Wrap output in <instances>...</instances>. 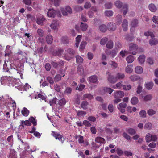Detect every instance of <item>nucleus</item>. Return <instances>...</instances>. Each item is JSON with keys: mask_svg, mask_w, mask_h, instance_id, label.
I'll return each mask as SVG.
<instances>
[{"mask_svg": "<svg viewBox=\"0 0 158 158\" xmlns=\"http://www.w3.org/2000/svg\"><path fill=\"white\" fill-rule=\"evenodd\" d=\"M152 98V95L149 94L145 95L143 97V99L144 101L147 102L151 100Z\"/></svg>", "mask_w": 158, "mask_h": 158, "instance_id": "41", "label": "nucleus"}, {"mask_svg": "<svg viewBox=\"0 0 158 158\" xmlns=\"http://www.w3.org/2000/svg\"><path fill=\"white\" fill-rule=\"evenodd\" d=\"M52 135L56 139H58L59 141H61L62 143H63L64 139L60 135L57 134L54 132H52Z\"/></svg>", "mask_w": 158, "mask_h": 158, "instance_id": "8", "label": "nucleus"}, {"mask_svg": "<svg viewBox=\"0 0 158 158\" xmlns=\"http://www.w3.org/2000/svg\"><path fill=\"white\" fill-rule=\"evenodd\" d=\"M108 80L110 82L114 83L117 81L116 77H115L111 75L109 73H108Z\"/></svg>", "mask_w": 158, "mask_h": 158, "instance_id": "11", "label": "nucleus"}, {"mask_svg": "<svg viewBox=\"0 0 158 158\" xmlns=\"http://www.w3.org/2000/svg\"><path fill=\"white\" fill-rule=\"evenodd\" d=\"M133 66L132 65H129L127 66L126 68V72L128 73H130L133 71Z\"/></svg>", "mask_w": 158, "mask_h": 158, "instance_id": "27", "label": "nucleus"}, {"mask_svg": "<svg viewBox=\"0 0 158 158\" xmlns=\"http://www.w3.org/2000/svg\"><path fill=\"white\" fill-rule=\"evenodd\" d=\"M99 29L101 32H105L106 31L107 27L105 25L102 24L99 26Z\"/></svg>", "mask_w": 158, "mask_h": 158, "instance_id": "21", "label": "nucleus"}, {"mask_svg": "<svg viewBox=\"0 0 158 158\" xmlns=\"http://www.w3.org/2000/svg\"><path fill=\"white\" fill-rule=\"evenodd\" d=\"M85 86L83 84L79 85L76 87V89L78 90L79 91H82L85 88Z\"/></svg>", "mask_w": 158, "mask_h": 158, "instance_id": "58", "label": "nucleus"}, {"mask_svg": "<svg viewBox=\"0 0 158 158\" xmlns=\"http://www.w3.org/2000/svg\"><path fill=\"white\" fill-rule=\"evenodd\" d=\"M134 60V57L132 55H129L126 58V61L128 63H131Z\"/></svg>", "mask_w": 158, "mask_h": 158, "instance_id": "24", "label": "nucleus"}, {"mask_svg": "<svg viewBox=\"0 0 158 158\" xmlns=\"http://www.w3.org/2000/svg\"><path fill=\"white\" fill-rule=\"evenodd\" d=\"M138 49V47L137 45L136 44H131L129 45V52L130 53L133 55H135Z\"/></svg>", "mask_w": 158, "mask_h": 158, "instance_id": "4", "label": "nucleus"}, {"mask_svg": "<svg viewBox=\"0 0 158 158\" xmlns=\"http://www.w3.org/2000/svg\"><path fill=\"white\" fill-rule=\"evenodd\" d=\"M145 56L144 55H140L138 58L139 62L141 64L143 63L145 61Z\"/></svg>", "mask_w": 158, "mask_h": 158, "instance_id": "31", "label": "nucleus"}, {"mask_svg": "<svg viewBox=\"0 0 158 158\" xmlns=\"http://www.w3.org/2000/svg\"><path fill=\"white\" fill-rule=\"evenodd\" d=\"M127 105L124 102L120 103L117 106L118 109L122 113H124L125 111V109L126 108Z\"/></svg>", "mask_w": 158, "mask_h": 158, "instance_id": "7", "label": "nucleus"}, {"mask_svg": "<svg viewBox=\"0 0 158 158\" xmlns=\"http://www.w3.org/2000/svg\"><path fill=\"white\" fill-rule=\"evenodd\" d=\"M130 78L132 81H135L138 80L139 79V77L138 76L136 75H134L131 76L130 77Z\"/></svg>", "mask_w": 158, "mask_h": 158, "instance_id": "60", "label": "nucleus"}, {"mask_svg": "<svg viewBox=\"0 0 158 158\" xmlns=\"http://www.w3.org/2000/svg\"><path fill=\"white\" fill-rule=\"evenodd\" d=\"M16 152L13 149L10 150V153L9 155L10 158H16Z\"/></svg>", "mask_w": 158, "mask_h": 158, "instance_id": "38", "label": "nucleus"}, {"mask_svg": "<svg viewBox=\"0 0 158 158\" xmlns=\"http://www.w3.org/2000/svg\"><path fill=\"white\" fill-rule=\"evenodd\" d=\"M158 43V40L157 39L152 38L149 41V43L151 45H155Z\"/></svg>", "mask_w": 158, "mask_h": 158, "instance_id": "25", "label": "nucleus"}, {"mask_svg": "<svg viewBox=\"0 0 158 158\" xmlns=\"http://www.w3.org/2000/svg\"><path fill=\"white\" fill-rule=\"evenodd\" d=\"M95 141L98 143H105V140L104 139L101 137H98L95 139Z\"/></svg>", "mask_w": 158, "mask_h": 158, "instance_id": "18", "label": "nucleus"}, {"mask_svg": "<svg viewBox=\"0 0 158 158\" xmlns=\"http://www.w3.org/2000/svg\"><path fill=\"white\" fill-rule=\"evenodd\" d=\"M74 9L76 11L78 12L82 10L83 8L81 6L76 5L74 6Z\"/></svg>", "mask_w": 158, "mask_h": 158, "instance_id": "56", "label": "nucleus"}, {"mask_svg": "<svg viewBox=\"0 0 158 158\" xmlns=\"http://www.w3.org/2000/svg\"><path fill=\"white\" fill-rule=\"evenodd\" d=\"M65 76V74H64L63 77H64ZM62 76H61L60 74H58L56 75L54 78V80L55 82H58L60 81Z\"/></svg>", "mask_w": 158, "mask_h": 158, "instance_id": "29", "label": "nucleus"}, {"mask_svg": "<svg viewBox=\"0 0 158 158\" xmlns=\"http://www.w3.org/2000/svg\"><path fill=\"white\" fill-rule=\"evenodd\" d=\"M128 5L127 4H125L123 5L122 9V11H123V16H125L127 13L128 11Z\"/></svg>", "mask_w": 158, "mask_h": 158, "instance_id": "13", "label": "nucleus"}, {"mask_svg": "<svg viewBox=\"0 0 158 158\" xmlns=\"http://www.w3.org/2000/svg\"><path fill=\"white\" fill-rule=\"evenodd\" d=\"M108 29L110 31H113L115 30L116 28L115 24L113 23L110 22L107 25Z\"/></svg>", "mask_w": 158, "mask_h": 158, "instance_id": "10", "label": "nucleus"}, {"mask_svg": "<svg viewBox=\"0 0 158 158\" xmlns=\"http://www.w3.org/2000/svg\"><path fill=\"white\" fill-rule=\"evenodd\" d=\"M153 86V83L152 82H148L145 84V87L148 90L151 89Z\"/></svg>", "mask_w": 158, "mask_h": 158, "instance_id": "30", "label": "nucleus"}, {"mask_svg": "<svg viewBox=\"0 0 158 158\" xmlns=\"http://www.w3.org/2000/svg\"><path fill=\"white\" fill-rule=\"evenodd\" d=\"M77 115L79 117H83L86 114V112L85 111L82 110H78L77 112Z\"/></svg>", "mask_w": 158, "mask_h": 158, "instance_id": "22", "label": "nucleus"}, {"mask_svg": "<svg viewBox=\"0 0 158 158\" xmlns=\"http://www.w3.org/2000/svg\"><path fill=\"white\" fill-rule=\"evenodd\" d=\"M109 64L114 69L116 68L118 66L117 64L115 62L112 61H110L109 62Z\"/></svg>", "mask_w": 158, "mask_h": 158, "instance_id": "53", "label": "nucleus"}, {"mask_svg": "<svg viewBox=\"0 0 158 158\" xmlns=\"http://www.w3.org/2000/svg\"><path fill=\"white\" fill-rule=\"evenodd\" d=\"M122 17L121 15L118 14L116 16V21L117 24L119 25L122 21Z\"/></svg>", "mask_w": 158, "mask_h": 158, "instance_id": "42", "label": "nucleus"}, {"mask_svg": "<svg viewBox=\"0 0 158 158\" xmlns=\"http://www.w3.org/2000/svg\"><path fill=\"white\" fill-rule=\"evenodd\" d=\"M56 11L53 9H49L47 12V16L50 17L54 18L55 17Z\"/></svg>", "mask_w": 158, "mask_h": 158, "instance_id": "9", "label": "nucleus"}, {"mask_svg": "<svg viewBox=\"0 0 158 158\" xmlns=\"http://www.w3.org/2000/svg\"><path fill=\"white\" fill-rule=\"evenodd\" d=\"M138 23V20L136 19L132 20L131 22V25L134 27H136Z\"/></svg>", "mask_w": 158, "mask_h": 158, "instance_id": "54", "label": "nucleus"}, {"mask_svg": "<svg viewBox=\"0 0 158 158\" xmlns=\"http://www.w3.org/2000/svg\"><path fill=\"white\" fill-rule=\"evenodd\" d=\"M106 47L108 48H112L113 46V42L111 40L108 41L106 44Z\"/></svg>", "mask_w": 158, "mask_h": 158, "instance_id": "49", "label": "nucleus"}, {"mask_svg": "<svg viewBox=\"0 0 158 158\" xmlns=\"http://www.w3.org/2000/svg\"><path fill=\"white\" fill-rule=\"evenodd\" d=\"M108 41V39L106 37L102 38L100 41V44L102 45H104L106 44Z\"/></svg>", "mask_w": 158, "mask_h": 158, "instance_id": "63", "label": "nucleus"}, {"mask_svg": "<svg viewBox=\"0 0 158 158\" xmlns=\"http://www.w3.org/2000/svg\"><path fill=\"white\" fill-rule=\"evenodd\" d=\"M139 115L140 117L145 118L146 117L147 113L145 110H142L139 112Z\"/></svg>", "mask_w": 158, "mask_h": 158, "instance_id": "47", "label": "nucleus"}, {"mask_svg": "<svg viewBox=\"0 0 158 158\" xmlns=\"http://www.w3.org/2000/svg\"><path fill=\"white\" fill-rule=\"evenodd\" d=\"M88 102L86 101H84L82 102L81 104V107L83 109L85 110L87 109V106L88 105Z\"/></svg>", "mask_w": 158, "mask_h": 158, "instance_id": "57", "label": "nucleus"}, {"mask_svg": "<svg viewBox=\"0 0 158 158\" xmlns=\"http://www.w3.org/2000/svg\"><path fill=\"white\" fill-rule=\"evenodd\" d=\"M66 100L64 98H62L61 99H60L58 102V104L60 106L64 105L66 103Z\"/></svg>", "mask_w": 158, "mask_h": 158, "instance_id": "45", "label": "nucleus"}, {"mask_svg": "<svg viewBox=\"0 0 158 158\" xmlns=\"http://www.w3.org/2000/svg\"><path fill=\"white\" fill-rule=\"evenodd\" d=\"M80 27L81 30L82 31H85L87 30L88 26L86 24L81 23Z\"/></svg>", "mask_w": 158, "mask_h": 158, "instance_id": "40", "label": "nucleus"}, {"mask_svg": "<svg viewBox=\"0 0 158 158\" xmlns=\"http://www.w3.org/2000/svg\"><path fill=\"white\" fill-rule=\"evenodd\" d=\"M22 114L24 116H27L29 114V110L25 107L23 108L21 111Z\"/></svg>", "mask_w": 158, "mask_h": 158, "instance_id": "33", "label": "nucleus"}, {"mask_svg": "<svg viewBox=\"0 0 158 158\" xmlns=\"http://www.w3.org/2000/svg\"><path fill=\"white\" fill-rule=\"evenodd\" d=\"M125 39L127 41H131L133 40L134 37L130 36L128 34H127L125 36Z\"/></svg>", "mask_w": 158, "mask_h": 158, "instance_id": "59", "label": "nucleus"}, {"mask_svg": "<svg viewBox=\"0 0 158 158\" xmlns=\"http://www.w3.org/2000/svg\"><path fill=\"white\" fill-rule=\"evenodd\" d=\"M53 38L51 35H48L46 37V40L48 44H51L53 41Z\"/></svg>", "mask_w": 158, "mask_h": 158, "instance_id": "15", "label": "nucleus"}, {"mask_svg": "<svg viewBox=\"0 0 158 158\" xmlns=\"http://www.w3.org/2000/svg\"><path fill=\"white\" fill-rule=\"evenodd\" d=\"M104 14L106 16L110 17L112 16L113 12L111 10H106L105 11Z\"/></svg>", "mask_w": 158, "mask_h": 158, "instance_id": "46", "label": "nucleus"}, {"mask_svg": "<svg viewBox=\"0 0 158 158\" xmlns=\"http://www.w3.org/2000/svg\"><path fill=\"white\" fill-rule=\"evenodd\" d=\"M122 81L119 82L116 85H113L112 86V88L115 89H120L122 87H123V86L124 85L122 84Z\"/></svg>", "mask_w": 158, "mask_h": 158, "instance_id": "14", "label": "nucleus"}, {"mask_svg": "<svg viewBox=\"0 0 158 158\" xmlns=\"http://www.w3.org/2000/svg\"><path fill=\"white\" fill-rule=\"evenodd\" d=\"M106 53L107 55H111L112 57H114L117 54V52L115 50H113L110 52H109L107 50H106Z\"/></svg>", "mask_w": 158, "mask_h": 158, "instance_id": "20", "label": "nucleus"}, {"mask_svg": "<svg viewBox=\"0 0 158 158\" xmlns=\"http://www.w3.org/2000/svg\"><path fill=\"white\" fill-rule=\"evenodd\" d=\"M149 9L152 12H155L157 10V8L153 3L150 4L148 6Z\"/></svg>", "mask_w": 158, "mask_h": 158, "instance_id": "16", "label": "nucleus"}, {"mask_svg": "<svg viewBox=\"0 0 158 158\" xmlns=\"http://www.w3.org/2000/svg\"><path fill=\"white\" fill-rule=\"evenodd\" d=\"M89 81L92 83H96L98 81L97 77L96 76H92L89 78Z\"/></svg>", "mask_w": 158, "mask_h": 158, "instance_id": "28", "label": "nucleus"}, {"mask_svg": "<svg viewBox=\"0 0 158 158\" xmlns=\"http://www.w3.org/2000/svg\"><path fill=\"white\" fill-rule=\"evenodd\" d=\"M82 35H78L76 38L75 46L77 48H78L79 44L81 39Z\"/></svg>", "mask_w": 158, "mask_h": 158, "instance_id": "19", "label": "nucleus"}, {"mask_svg": "<svg viewBox=\"0 0 158 158\" xmlns=\"http://www.w3.org/2000/svg\"><path fill=\"white\" fill-rule=\"evenodd\" d=\"M112 4L110 2H109L105 3L104 6L106 9H110L112 8Z\"/></svg>", "mask_w": 158, "mask_h": 158, "instance_id": "50", "label": "nucleus"}, {"mask_svg": "<svg viewBox=\"0 0 158 158\" xmlns=\"http://www.w3.org/2000/svg\"><path fill=\"white\" fill-rule=\"evenodd\" d=\"M116 77L117 80L118 79H122L124 78L125 75L123 73H119L117 74Z\"/></svg>", "mask_w": 158, "mask_h": 158, "instance_id": "36", "label": "nucleus"}, {"mask_svg": "<svg viewBox=\"0 0 158 158\" xmlns=\"http://www.w3.org/2000/svg\"><path fill=\"white\" fill-rule=\"evenodd\" d=\"M86 44L87 43L86 41H82L80 46V50H83L85 48Z\"/></svg>", "mask_w": 158, "mask_h": 158, "instance_id": "62", "label": "nucleus"}, {"mask_svg": "<svg viewBox=\"0 0 158 158\" xmlns=\"http://www.w3.org/2000/svg\"><path fill=\"white\" fill-rule=\"evenodd\" d=\"M146 141L147 142H149L152 140V135L150 133L147 134L146 137Z\"/></svg>", "mask_w": 158, "mask_h": 158, "instance_id": "44", "label": "nucleus"}, {"mask_svg": "<svg viewBox=\"0 0 158 158\" xmlns=\"http://www.w3.org/2000/svg\"><path fill=\"white\" fill-rule=\"evenodd\" d=\"M152 124L151 123L148 122L145 124L144 128L146 130H150L152 128Z\"/></svg>", "mask_w": 158, "mask_h": 158, "instance_id": "26", "label": "nucleus"}, {"mask_svg": "<svg viewBox=\"0 0 158 158\" xmlns=\"http://www.w3.org/2000/svg\"><path fill=\"white\" fill-rule=\"evenodd\" d=\"M77 72L80 75L83 74L84 73V69L81 66H78L77 68Z\"/></svg>", "mask_w": 158, "mask_h": 158, "instance_id": "55", "label": "nucleus"}, {"mask_svg": "<svg viewBox=\"0 0 158 158\" xmlns=\"http://www.w3.org/2000/svg\"><path fill=\"white\" fill-rule=\"evenodd\" d=\"M156 110H154L152 109H149L147 111L148 115L150 116H152L154 115L156 113Z\"/></svg>", "mask_w": 158, "mask_h": 158, "instance_id": "34", "label": "nucleus"}, {"mask_svg": "<svg viewBox=\"0 0 158 158\" xmlns=\"http://www.w3.org/2000/svg\"><path fill=\"white\" fill-rule=\"evenodd\" d=\"M72 12L71 8L69 6H66L65 8L62 10V13L63 15H67L68 13L71 14Z\"/></svg>", "mask_w": 158, "mask_h": 158, "instance_id": "5", "label": "nucleus"}, {"mask_svg": "<svg viewBox=\"0 0 158 158\" xmlns=\"http://www.w3.org/2000/svg\"><path fill=\"white\" fill-rule=\"evenodd\" d=\"M144 35L146 36H150L152 38L154 37V35L152 32L150 31H148L144 33Z\"/></svg>", "mask_w": 158, "mask_h": 158, "instance_id": "61", "label": "nucleus"}, {"mask_svg": "<svg viewBox=\"0 0 158 158\" xmlns=\"http://www.w3.org/2000/svg\"><path fill=\"white\" fill-rule=\"evenodd\" d=\"M46 80L50 84L53 85L54 83V80L50 76H48L46 78Z\"/></svg>", "mask_w": 158, "mask_h": 158, "instance_id": "51", "label": "nucleus"}, {"mask_svg": "<svg viewBox=\"0 0 158 158\" xmlns=\"http://www.w3.org/2000/svg\"><path fill=\"white\" fill-rule=\"evenodd\" d=\"M114 5L117 8H120L123 6V3L120 1L118 0L114 2Z\"/></svg>", "mask_w": 158, "mask_h": 158, "instance_id": "43", "label": "nucleus"}, {"mask_svg": "<svg viewBox=\"0 0 158 158\" xmlns=\"http://www.w3.org/2000/svg\"><path fill=\"white\" fill-rule=\"evenodd\" d=\"M126 131L129 134L131 135H134L136 133L135 130L131 128H127Z\"/></svg>", "mask_w": 158, "mask_h": 158, "instance_id": "32", "label": "nucleus"}, {"mask_svg": "<svg viewBox=\"0 0 158 158\" xmlns=\"http://www.w3.org/2000/svg\"><path fill=\"white\" fill-rule=\"evenodd\" d=\"M121 44L120 42L117 41L116 42L115 44V48L116 49H119L121 48Z\"/></svg>", "mask_w": 158, "mask_h": 158, "instance_id": "64", "label": "nucleus"}, {"mask_svg": "<svg viewBox=\"0 0 158 158\" xmlns=\"http://www.w3.org/2000/svg\"><path fill=\"white\" fill-rule=\"evenodd\" d=\"M45 20V19L43 16H41L39 18H38L37 19V23L40 25H42L44 21Z\"/></svg>", "mask_w": 158, "mask_h": 158, "instance_id": "17", "label": "nucleus"}, {"mask_svg": "<svg viewBox=\"0 0 158 158\" xmlns=\"http://www.w3.org/2000/svg\"><path fill=\"white\" fill-rule=\"evenodd\" d=\"M128 25V23L126 19H124L122 24L123 30L124 31H126L127 30Z\"/></svg>", "mask_w": 158, "mask_h": 158, "instance_id": "12", "label": "nucleus"}, {"mask_svg": "<svg viewBox=\"0 0 158 158\" xmlns=\"http://www.w3.org/2000/svg\"><path fill=\"white\" fill-rule=\"evenodd\" d=\"M59 23L57 20H53L50 26L51 29L54 30H57L59 27Z\"/></svg>", "mask_w": 158, "mask_h": 158, "instance_id": "6", "label": "nucleus"}, {"mask_svg": "<svg viewBox=\"0 0 158 158\" xmlns=\"http://www.w3.org/2000/svg\"><path fill=\"white\" fill-rule=\"evenodd\" d=\"M7 78L9 82V85L10 86H14L16 88L19 90L22 89L23 84L19 79L10 76L7 77Z\"/></svg>", "mask_w": 158, "mask_h": 158, "instance_id": "1", "label": "nucleus"}, {"mask_svg": "<svg viewBox=\"0 0 158 158\" xmlns=\"http://www.w3.org/2000/svg\"><path fill=\"white\" fill-rule=\"evenodd\" d=\"M124 92L121 91H117L114 92L113 96L115 99L113 100L114 104H117L121 101V98L124 96Z\"/></svg>", "mask_w": 158, "mask_h": 158, "instance_id": "2", "label": "nucleus"}, {"mask_svg": "<svg viewBox=\"0 0 158 158\" xmlns=\"http://www.w3.org/2000/svg\"><path fill=\"white\" fill-rule=\"evenodd\" d=\"M75 51L71 48L68 49L66 50V53L64 55L65 59L67 60H70L73 58V55L75 54Z\"/></svg>", "mask_w": 158, "mask_h": 158, "instance_id": "3", "label": "nucleus"}, {"mask_svg": "<svg viewBox=\"0 0 158 158\" xmlns=\"http://www.w3.org/2000/svg\"><path fill=\"white\" fill-rule=\"evenodd\" d=\"M76 62L78 64L81 63L83 61V58L79 55L76 56Z\"/></svg>", "mask_w": 158, "mask_h": 158, "instance_id": "37", "label": "nucleus"}, {"mask_svg": "<svg viewBox=\"0 0 158 158\" xmlns=\"http://www.w3.org/2000/svg\"><path fill=\"white\" fill-rule=\"evenodd\" d=\"M135 71L137 73L141 74L143 72V69L141 66H137L135 69Z\"/></svg>", "mask_w": 158, "mask_h": 158, "instance_id": "23", "label": "nucleus"}, {"mask_svg": "<svg viewBox=\"0 0 158 158\" xmlns=\"http://www.w3.org/2000/svg\"><path fill=\"white\" fill-rule=\"evenodd\" d=\"M61 42L63 44H66L68 43L69 40L66 37H62L61 38Z\"/></svg>", "mask_w": 158, "mask_h": 158, "instance_id": "52", "label": "nucleus"}, {"mask_svg": "<svg viewBox=\"0 0 158 158\" xmlns=\"http://www.w3.org/2000/svg\"><path fill=\"white\" fill-rule=\"evenodd\" d=\"M38 35L40 37H43L44 35V31L41 29H38L37 31Z\"/></svg>", "mask_w": 158, "mask_h": 158, "instance_id": "35", "label": "nucleus"}, {"mask_svg": "<svg viewBox=\"0 0 158 158\" xmlns=\"http://www.w3.org/2000/svg\"><path fill=\"white\" fill-rule=\"evenodd\" d=\"M131 101V103L134 105L137 104L139 102L138 98L136 97H133Z\"/></svg>", "mask_w": 158, "mask_h": 158, "instance_id": "39", "label": "nucleus"}, {"mask_svg": "<svg viewBox=\"0 0 158 158\" xmlns=\"http://www.w3.org/2000/svg\"><path fill=\"white\" fill-rule=\"evenodd\" d=\"M84 99L88 98L89 99H92L93 98V95L90 94H84L83 96Z\"/></svg>", "mask_w": 158, "mask_h": 158, "instance_id": "48", "label": "nucleus"}]
</instances>
